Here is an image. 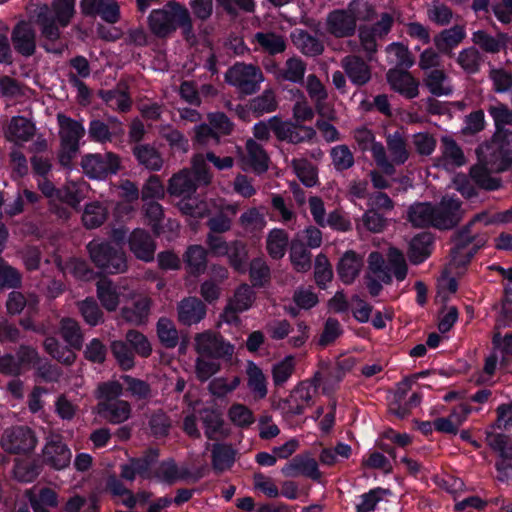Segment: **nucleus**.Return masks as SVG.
<instances>
[{
	"label": "nucleus",
	"instance_id": "58836bf2",
	"mask_svg": "<svg viewBox=\"0 0 512 512\" xmlns=\"http://www.w3.org/2000/svg\"><path fill=\"white\" fill-rule=\"evenodd\" d=\"M465 37V27L463 25H454L449 29L441 31L439 35L434 38V44L440 52L449 54Z\"/></svg>",
	"mask_w": 512,
	"mask_h": 512
},
{
	"label": "nucleus",
	"instance_id": "a211bd4d",
	"mask_svg": "<svg viewBox=\"0 0 512 512\" xmlns=\"http://www.w3.org/2000/svg\"><path fill=\"white\" fill-rule=\"evenodd\" d=\"M36 30L28 21L18 22L11 31L14 50L23 57H31L36 52Z\"/></svg>",
	"mask_w": 512,
	"mask_h": 512
},
{
	"label": "nucleus",
	"instance_id": "f3484780",
	"mask_svg": "<svg viewBox=\"0 0 512 512\" xmlns=\"http://www.w3.org/2000/svg\"><path fill=\"white\" fill-rule=\"evenodd\" d=\"M35 134V123L24 116H13L3 127L4 138L16 146L31 141Z\"/></svg>",
	"mask_w": 512,
	"mask_h": 512
},
{
	"label": "nucleus",
	"instance_id": "393cba45",
	"mask_svg": "<svg viewBox=\"0 0 512 512\" xmlns=\"http://www.w3.org/2000/svg\"><path fill=\"white\" fill-rule=\"evenodd\" d=\"M98 97L113 111L127 113L132 108V99L128 92V85L120 81L110 90H99Z\"/></svg>",
	"mask_w": 512,
	"mask_h": 512
},
{
	"label": "nucleus",
	"instance_id": "4468645a",
	"mask_svg": "<svg viewBox=\"0 0 512 512\" xmlns=\"http://www.w3.org/2000/svg\"><path fill=\"white\" fill-rule=\"evenodd\" d=\"M434 228L438 230H450L462 220L464 211L459 199L444 196L437 205H433Z\"/></svg>",
	"mask_w": 512,
	"mask_h": 512
},
{
	"label": "nucleus",
	"instance_id": "a878e982",
	"mask_svg": "<svg viewBox=\"0 0 512 512\" xmlns=\"http://www.w3.org/2000/svg\"><path fill=\"white\" fill-rule=\"evenodd\" d=\"M282 473L286 477L305 476L318 481L321 478V472L314 458L306 454L296 455L283 468Z\"/></svg>",
	"mask_w": 512,
	"mask_h": 512
},
{
	"label": "nucleus",
	"instance_id": "4d7b16f0",
	"mask_svg": "<svg viewBox=\"0 0 512 512\" xmlns=\"http://www.w3.org/2000/svg\"><path fill=\"white\" fill-rule=\"evenodd\" d=\"M189 476V469L187 467H178L173 459L162 461L156 471V477L168 484L187 479Z\"/></svg>",
	"mask_w": 512,
	"mask_h": 512
},
{
	"label": "nucleus",
	"instance_id": "ddd939ff",
	"mask_svg": "<svg viewBox=\"0 0 512 512\" xmlns=\"http://www.w3.org/2000/svg\"><path fill=\"white\" fill-rule=\"evenodd\" d=\"M37 438L34 432L24 426L6 429L2 434L0 445L10 454H26L34 450Z\"/></svg>",
	"mask_w": 512,
	"mask_h": 512
},
{
	"label": "nucleus",
	"instance_id": "7ed1b4c3",
	"mask_svg": "<svg viewBox=\"0 0 512 512\" xmlns=\"http://www.w3.org/2000/svg\"><path fill=\"white\" fill-rule=\"evenodd\" d=\"M480 162L487 165L494 173L511 169L512 130H495L489 140L476 149Z\"/></svg>",
	"mask_w": 512,
	"mask_h": 512
},
{
	"label": "nucleus",
	"instance_id": "bf43d9fd",
	"mask_svg": "<svg viewBox=\"0 0 512 512\" xmlns=\"http://www.w3.org/2000/svg\"><path fill=\"white\" fill-rule=\"evenodd\" d=\"M227 250L229 252L224 256L228 258L230 266L238 272H245L248 264L247 244L242 240L236 239L229 242Z\"/></svg>",
	"mask_w": 512,
	"mask_h": 512
},
{
	"label": "nucleus",
	"instance_id": "473e14b6",
	"mask_svg": "<svg viewBox=\"0 0 512 512\" xmlns=\"http://www.w3.org/2000/svg\"><path fill=\"white\" fill-rule=\"evenodd\" d=\"M197 187L193 173L190 170L184 169L169 179L167 191L171 196L186 199L196 192Z\"/></svg>",
	"mask_w": 512,
	"mask_h": 512
},
{
	"label": "nucleus",
	"instance_id": "6ab92c4d",
	"mask_svg": "<svg viewBox=\"0 0 512 512\" xmlns=\"http://www.w3.org/2000/svg\"><path fill=\"white\" fill-rule=\"evenodd\" d=\"M364 268V255L354 250H347L336 264V272L340 281L351 285L359 277Z\"/></svg>",
	"mask_w": 512,
	"mask_h": 512
},
{
	"label": "nucleus",
	"instance_id": "338daca9",
	"mask_svg": "<svg viewBox=\"0 0 512 512\" xmlns=\"http://www.w3.org/2000/svg\"><path fill=\"white\" fill-rule=\"evenodd\" d=\"M487 445L498 454L499 459L512 458V439L505 434L486 431Z\"/></svg>",
	"mask_w": 512,
	"mask_h": 512
},
{
	"label": "nucleus",
	"instance_id": "7c9ffc66",
	"mask_svg": "<svg viewBox=\"0 0 512 512\" xmlns=\"http://www.w3.org/2000/svg\"><path fill=\"white\" fill-rule=\"evenodd\" d=\"M97 412L101 417L112 424H120L128 420L131 416V405L125 400H116L110 402H98Z\"/></svg>",
	"mask_w": 512,
	"mask_h": 512
},
{
	"label": "nucleus",
	"instance_id": "3c124183",
	"mask_svg": "<svg viewBox=\"0 0 512 512\" xmlns=\"http://www.w3.org/2000/svg\"><path fill=\"white\" fill-rule=\"evenodd\" d=\"M432 236L429 233H421L412 238L408 257L413 264L422 263L431 253Z\"/></svg>",
	"mask_w": 512,
	"mask_h": 512
},
{
	"label": "nucleus",
	"instance_id": "2eb2a0df",
	"mask_svg": "<svg viewBox=\"0 0 512 512\" xmlns=\"http://www.w3.org/2000/svg\"><path fill=\"white\" fill-rule=\"evenodd\" d=\"M71 456V451L62 441L61 436L50 435L46 438V443L42 450L44 464L55 470H62L69 466Z\"/></svg>",
	"mask_w": 512,
	"mask_h": 512
},
{
	"label": "nucleus",
	"instance_id": "8fccbe9b",
	"mask_svg": "<svg viewBox=\"0 0 512 512\" xmlns=\"http://www.w3.org/2000/svg\"><path fill=\"white\" fill-rule=\"evenodd\" d=\"M424 83L431 94L435 96H447L453 91L449 84L448 76L442 69H433L426 73Z\"/></svg>",
	"mask_w": 512,
	"mask_h": 512
},
{
	"label": "nucleus",
	"instance_id": "37998d69",
	"mask_svg": "<svg viewBox=\"0 0 512 512\" xmlns=\"http://www.w3.org/2000/svg\"><path fill=\"white\" fill-rule=\"evenodd\" d=\"M441 152V160L447 168L461 167L466 163L461 147L449 136L441 138Z\"/></svg>",
	"mask_w": 512,
	"mask_h": 512
},
{
	"label": "nucleus",
	"instance_id": "423d86ee",
	"mask_svg": "<svg viewBox=\"0 0 512 512\" xmlns=\"http://www.w3.org/2000/svg\"><path fill=\"white\" fill-rule=\"evenodd\" d=\"M263 80L261 69L253 64L237 62L225 73V81L244 95L256 93Z\"/></svg>",
	"mask_w": 512,
	"mask_h": 512
},
{
	"label": "nucleus",
	"instance_id": "e433bc0d",
	"mask_svg": "<svg viewBox=\"0 0 512 512\" xmlns=\"http://www.w3.org/2000/svg\"><path fill=\"white\" fill-rule=\"evenodd\" d=\"M433 204L416 202L407 210V221L415 228H434Z\"/></svg>",
	"mask_w": 512,
	"mask_h": 512
},
{
	"label": "nucleus",
	"instance_id": "2f4dec72",
	"mask_svg": "<svg viewBox=\"0 0 512 512\" xmlns=\"http://www.w3.org/2000/svg\"><path fill=\"white\" fill-rule=\"evenodd\" d=\"M387 81L391 88L405 97L412 99L418 95V83L413 76L402 69H390Z\"/></svg>",
	"mask_w": 512,
	"mask_h": 512
},
{
	"label": "nucleus",
	"instance_id": "6e6d98bb",
	"mask_svg": "<svg viewBox=\"0 0 512 512\" xmlns=\"http://www.w3.org/2000/svg\"><path fill=\"white\" fill-rule=\"evenodd\" d=\"M235 452L230 445L216 443L212 446V467L216 473H222L231 468L235 460Z\"/></svg>",
	"mask_w": 512,
	"mask_h": 512
},
{
	"label": "nucleus",
	"instance_id": "dca6fc26",
	"mask_svg": "<svg viewBox=\"0 0 512 512\" xmlns=\"http://www.w3.org/2000/svg\"><path fill=\"white\" fill-rule=\"evenodd\" d=\"M255 300V292L248 284L240 285L223 311L222 318L229 324L238 323V313L248 310Z\"/></svg>",
	"mask_w": 512,
	"mask_h": 512
},
{
	"label": "nucleus",
	"instance_id": "aec40b11",
	"mask_svg": "<svg viewBox=\"0 0 512 512\" xmlns=\"http://www.w3.org/2000/svg\"><path fill=\"white\" fill-rule=\"evenodd\" d=\"M325 26L327 32L335 38L351 37L357 29L354 16L348 9H336L328 13Z\"/></svg>",
	"mask_w": 512,
	"mask_h": 512
},
{
	"label": "nucleus",
	"instance_id": "f03ea898",
	"mask_svg": "<svg viewBox=\"0 0 512 512\" xmlns=\"http://www.w3.org/2000/svg\"><path fill=\"white\" fill-rule=\"evenodd\" d=\"M150 32L157 38L171 36L179 27L186 39L193 37V23L189 10L177 1H169L160 9H154L147 18Z\"/></svg>",
	"mask_w": 512,
	"mask_h": 512
},
{
	"label": "nucleus",
	"instance_id": "f704fd0d",
	"mask_svg": "<svg viewBox=\"0 0 512 512\" xmlns=\"http://www.w3.org/2000/svg\"><path fill=\"white\" fill-rule=\"evenodd\" d=\"M25 497L28 499L34 512H50L47 508H56L59 504L58 494L49 487L35 488L25 491Z\"/></svg>",
	"mask_w": 512,
	"mask_h": 512
},
{
	"label": "nucleus",
	"instance_id": "774afa93",
	"mask_svg": "<svg viewBox=\"0 0 512 512\" xmlns=\"http://www.w3.org/2000/svg\"><path fill=\"white\" fill-rule=\"evenodd\" d=\"M456 61L465 73L475 74L480 70L483 57L479 50L472 46L460 51Z\"/></svg>",
	"mask_w": 512,
	"mask_h": 512
},
{
	"label": "nucleus",
	"instance_id": "c85d7f7f",
	"mask_svg": "<svg viewBox=\"0 0 512 512\" xmlns=\"http://www.w3.org/2000/svg\"><path fill=\"white\" fill-rule=\"evenodd\" d=\"M307 64L300 57H289L282 67L275 71L278 82L287 81L293 84H304Z\"/></svg>",
	"mask_w": 512,
	"mask_h": 512
},
{
	"label": "nucleus",
	"instance_id": "c9c22d12",
	"mask_svg": "<svg viewBox=\"0 0 512 512\" xmlns=\"http://www.w3.org/2000/svg\"><path fill=\"white\" fill-rule=\"evenodd\" d=\"M246 155L243 162L254 172L261 174L268 170L269 156L263 146L254 139H248L245 144Z\"/></svg>",
	"mask_w": 512,
	"mask_h": 512
},
{
	"label": "nucleus",
	"instance_id": "49530a36",
	"mask_svg": "<svg viewBox=\"0 0 512 512\" xmlns=\"http://www.w3.org/2000/svg\"><path fill=\"white\" fill-rule=\"evenodd\" d=\"M150 300L146 297L140 298L130 307H124L121 310V318L132 325L144 324L150 311Z\"/></svg>",
	"mask_w": 512,
	"mask_h": 512
},
{
	"label": "nucleus",
	"instance_id": "0e129e2a",
	"mask_svg": "<svg viewBox=\"0 0 512 512\" xmlns=\"http://www.w3.org/2000/svg\"><path fill=\"white\" fill-rule=\"evenodd\" d=\"M108 208L100 202H92L85 206L82 222L88 229L101 226L107 219Z\"/></svg>",
	"mask_w": 512,
	"mask_h": 512
},
{
	"label": "nucleus",
	"instance_id": "9b49d317",
	"mask_svg": "<svg viewBox=\"0 0 512 512\" xmlns=\"http://www.w3.org/2000/svg\"><path fill=\"white\" fill-rule=\"evenodd\" d=\"M36 23L39 25L41 35L43 37V47L47 52L61 54L64 50V45L58 43L60 39L61 27L56 19H54L48 5L44 4L37 8Z\"/></svg>",
	"mask_w": 512,
	"mask_h": 512
},
{
	"label": "nucleus",
	"instance_id": "5fc2aeb1",
	"mask_svg": "<svg viewBox=\"0 0 512 512\" xmlns=\"http://www.w3.org/2000/svg\"><path fill=\"white\" fill-rule=\"evenodd\" d=\"M293 42L304 55L309 57L321 55L324 51L322 41L304 30L293 34Z\"/></svg>",
	"mask_w": 512,
	"mask_h": 512
},
{
	"label": "nucleus",
	"instance_id": "052dcab7",
	"mask_svg": "<svg viewBox=\"0 0 512 512\" xmlns=\"http://www.w3.org/2000/svg\"><path fill=\"white\" fill-rule=\"evenodd\" d=\"M97 296L102 306L108 311H115L119 305V293L111 280L101 278L97 284Z\"/></svg>",
	"mask_w": 512,
	"mask_h": 512
},
{
	"label": "nucleus",
	"instance_id": "4c0bfd02",
	"mask_svg": "<svg viewBox=\"0 0 512 512\" xmlns=\"http://www.w3.org/2000/svg\"><path fill=\"white\" fill-rule=\"evenodd\" d=\"M289 245V234L281 228L271 229L265 240L268 255L274 260H280L285 256Z\"/></svg>",
	"mask_w": 512,
	"mask_h": 512
},
{
	"label": "nucleus",
	"instance_id": "6e6552de",
	"mask_svg": "<svg viewBox=\"0 0 512 512\" xmlns=\"http://www.w3.org/2000/svg\"><path fill=\"white\" fill-rule=\"evenodd\" d=\"M386 139V161L388 165L377 166L379 170L388 176L396 173V166L403 165L410 157V150L408 146V139L404 132L395 131L389 133Z\"/></svg>",
	"mask_w": 512,
	"mask_h": 512
},
{
	"label": "nucleus",
	"instance_id": "680f3d73",
	"mask_svg": "<svg viewBox=\"0 0 512 512\" xmlns=\"http://www.w3.org/2000/svg\"><path fill=\"white\" fill-rule=\"evenodd\" d=\"M248 388L255 399H263L267 395V380L262 370L253 362L247 367Z\"/></svg>",
	"mask_w": 512,
	"mask_h": 512
},
{
	"label": "nucleus",
	"instance_id": "603ef678",
	"mask_svg": "<svg viewBox=\"0 0 512 512\" xmlns=\"http://www.w3.org/2000/svg\"><path fill=\"white\" fill-rule=\"evenodd\" d=\"M487 112L493 120L495 130H510L512 126V108L507 104L493 99L487 106Z\"/></svg>",
	"mask_w": 512,
	"mask_h": 512
},
{
	"label": "nucleus",
	"instance_id": "bb28decb",
	"mask_svg": "<svg viewBox=\"0 0 512 512\" xmlns=\"http://www.w3.org/2000/svg\"><path fill=\"white\" fill-rule=\"evenodd\" d=\"M312 400L313 389L308 385H298L282 402L281 407L287 414L300 415L312 404Z\"/></svg>",
	"mask_w": 512,
	"mask_h": 512
},
{
	"label": "nucleus",
	"instance_id": "0eeeda50",
	"mask_svg": "<svg viewBox=\"0 0 512 512\" xmlns=\"http://www.w3.org/2000/svg\"><path fill=\"white\" fill-rule=\"evenodd\" d=\"M83 172L93 179H105L116 174L121 167L119 155L113 152L86 154L81 159Z\"/></svg>",
	"mask_w": 512,
	"mask_h": 512
},
{
	"label": "nucleus",
	"instance_id": "cd10ccee",
	"mask_svg": "<svg viewBox=\"0 0 512 512\" xmlns=\"http://www.w3.org/2000/svg\"><path fill=\"white\" fill-rule=\"evenodd\" d=\"M206 306L197 297L182 299L177 306L178 320L186 326L199 323L206 316Z\"/></svg>",
	"mask_w": 512,
	"mask_h": 512
},
{
	"label": "nucleus",
	"instance_id": "b1692460",
	"mask_svg": "<svg viewBox=\"0 0 512 512\" xmlns=\"http://www.w3.org/2000/svg\"><path fill=\"white\" fill-rule=\"evenodd\" d=\"M353 138L356 141L360 151H370L376 166L388 165L386 161L385 146L376 141L374 133L367 128H358L353 133Z\"/></svg>",
	"mask_w": 512,
	"mask_h": 512
},
{
	"label": "nucleus",
	"instance_id": "c756f323",
	"mask_svg": "<svg viewBox=\"0 0 512 512\" xmlns=\"http://www.w3.org/2000/svg\"><path fill=\"white\" fill-rule=\"evenodd\" d=\"M510 37L506 33H497L491 35L485 30H477L472 33V43L479 47L482 51L489 54H498L502 50H505Z\"/></svg>",
	"mask_w": 512,
	"mask_h": 512
},
{
	"label": "nucleus",
	"instance_id": "09e8293b",
	"mask_svg": "<svg viewBox=\"0 0 512 512\" xmlns=\"http://www.w3.org/2000/svg\"><path fill=\"white\" fill-rule=\"evenodd\" d=\"M60 334L64 341L75 350L83 346L84 336L78 321L70 317H64L60 321Z\"/></svg>",
	"mask_w": 512,
	"mask_h": 512
},
{
	"label": "nucleus",
	"instance_id": "39448f33",
	"mask_svg": "<svg viewBox=\"0 0 512 512\" xmlns=\"http://www.w3.org/2000/svg\"><path fill=\"white\" fill-rule=\"evenodd\" d=\"M87 250L92 262L103 271L110 274L126 271L127 260L124 251L110 243L91 241L87 245Z\"/></svg>",
	"mask_w": 512,
	"mask_h": 512
},
{
	"label": "nucleus",
	"instance_id": "864d4df0",
	"mask_svg": "<svg viewBox=\"0 0 512 512\" xmlns=\"http://www.w3.org/2000/svg\"><path fill=\"white\" fill-rule=\"evenodd\" d=\"M184 262L189 273L198 276L206 270L207 251L201 245H191L184 254Z\"/></svg>",
	"mask_w": 512,
	"mask_h": 512
},
{
	"label": "nucleus",
	"instance_id": "a19ab883",
	"mask_svg": "<svg viewBox=\"0 0 512 512\" xmlns=\"http://www.w3.org/2000/svg\"><path fill=\"white\" fill-rule=\"evenodd\" d=\"M238 225L245 233L256 235L265 229L267 221L260 208L250 207L240 215Z\"/></svg>",
	"mask_w": 512,
	"mask_h": 512
},
{
	"label": "nucleus",
	"instance_id": "c03bdc74",
	"mask_svg": "<svg viewBox=\"0 0 512 512\" xmlns=\"http://www.w3.org/2000/svg\"><path fill=\"white\" fill-rule=\"evenodd\" d=\"M254 40L264 52L270 55L283 53L287 47L285 37L272 31L257 32Z\"/></svg>",
	"mask_w": 512,
	"mask_h": 512
},
{
	"label": "nucleus",
	"instance_id": "f257e3e1",
	"mask_svg": "<svg viewBox=\"0 0 512 512\" xmlns=\"http://www.w3.org/2000/svg\"><path fill=\"white\" fill-rule=\"evenodd\" d=\"M367 270L364 281L369 294L378 296L383 285L392 283V276L397 281H403L408 273V265L402 251L390 247L387 252V262L384 256L378 251H372L367 258Z\"/></svg>",
	"mask_w": 512,
	"mask_h": 512
},
{
	"label": "nucleus",
	"instance_id": "79ce46f5",
	"mask_svg": "<svg viewBox=\"0 0 512 512\" xmlns=\"http://www.w3.org/2000/svg\"><path fill=\"white\" fill-rule=\"evenodd\" d=\"M289 259L293 269L298 273H306L312 267V254L301 240H292Z\"/></svg>",
	"mask_w": 512,
	"mask_h": 512
},
{
	"label": "nucleus",
	"instance_id": "20e7f679",
	"mask_svg": "<svg viewBox=\"0 0 512 512\" xmlns=\"http://www.w3.org/2000/svg\"><path fill=\"white\" fill-rule=\"evenodd\" d=\"M57 122L60 139L59 162L62 166L69 167L79 152L80 140L85 135V128L81 122L62 113L57 114Z\"/></svg>",
	"mask_w": 512,
	"mask_h": 512
},
{
	"label": "nucleus",
	"instance_id": "72a5a7b5",
	"mask_svg": "<svg viewBox=\"0 0 512 512\" xmlns=\"http://www.w3.org/2000/svg\"><path fill=\"white\" fill-rule=\"evenodd\" d=\"M239 208L238 203L222 205L219 211L207 220L206 224L210 230L209 233L222 234L230 231L233 218L237 215Z\"/></svg>",
	"mask_w": 512,
	"mask_h": 512
},
{
	"label": "nucleus",
	"instance_id": "5701e85b",
	"mask_svg": "<svg viewBox=\"0 0 512 512\" xmlns=\"http://www.w3.org/2000/svg\"><path fill=\"white\" fill-rule=\"evenodd\" d=\"M128 246L134 256L144 262L154 260L156 243L151 235L144 229H134L128 238Z\"/></svg>",
	"mask_w": 512,
	"mask_h": 512
},
{
	"label": "nucleus",
	"instance_id": "ea45409f",
	"mask_svg": "<svg viewBox=\"0 0 512 512\" xmlns=\"http://www.w3.org/2000/svg\"><path fill=\"white\" fill-rule=\"evenodd\" d=\"M132 152L138 163L150 171H159L163 167L161 153L150 144H138Z\"/></svg>",
	"mask_w": 512,
	"mask_h": 512
},
{
	"label": "nucleus",
	"instance_id": "69168bd1",
	"mask_svg": "<svg viewBox=\"0 0 512 512\" xmlns=\"http://www.w3.org/2000/svg\"><path fill=\"white\" fill-rule=\"evenodd\" d=\"M486 240L485 234L473 233L472 226L468 223L456 234L454 247H458V249L476 248L478 250L486 243Z\"/></svg>",
	"mask_w": 512,
	"mask_h": 512
},
{
	"label": "nucleus",
	"instance_id": "4be33fe9",
	"mask_svg": "<svg viewBox=\"0 0 512 512\" xmlns=\"http://www.w3.org/2000/svg\"><path fill=\"white\" fill-rule=\"evenodd\" d=\"M341 67L350 82L357 87H362L371 80L372 71L368 61L358 55L342 58Z\"/></svg>",
	"mask_w": 512,
	"mask_h": 512
},
{
	"label": "nucleus",
	"instance_id": "e2e57ef3",
	"mask_svg": "<svg viewBox=\"0 0 512 512\" xmlns=\"http://www.w3.org/2000/svg\"><path fill=\"white\" fill-rule=\"evenodd\" d=\"M492 172L487 165L480 162V164L473 165L470 168L469 175L478 187L492 191L498 189L501 185L499 179L490 175Z\"/></svg>",
	"mask_w": 512,
	"mask_h": 512
},
{
	"label": "nucleus",
	"instance_id": "412c9836",
	"mask_svg": "<svg viewBox=\"0 0 512 512\" xmlns=\"http://www.w3.org/2000/svg\"><path fill=\"white\" fill-rule=\"evenodd\" d=\"M81 13L85 16H99L109 24L120 20V7L115 0H81Z\"/></svg>",
	"mask_w": 512,
	"mask_h": 512
},
{
	"label": "nucleus",
	"instance_id": "f8f14e48",
	"mask_svg": "<svg viewBox=\"0 0 512 512\" xmlns=\"http://www.w3.org/2000/svg\"><path fill=\"white\" fill-rule=\"evenodd\" d=\"M194 347L198 355L210 359L231 357L234 348L223 337L211 330L198 333L194 338Z\"/></svg>",
	"mask_w": 512,
	"mask_h": 512
},
{
	"label": "nucleus",
	"instance_id": "9d476101",
	"mask_svg": "<svg viewBox=\"0 0 512 512\" xmlns=\"http://www.w3.org/2000/svg\"><path fill=\"white\" fill-rule=\"evenodd\" d=\"M269 123L272 132L279 141L300 144L310 142L316 137V131L311 126H305L291 121H282L278 117L270 118Z\"/></svg>",
	"mask_w": 512,
	"mask_h": 512
},
{
	"label": "nucleus",
	"instance_id": "1a4fd4ad",
	"mask_svg": "<svg viewBox=\"0 0 512 512\" xmlns=\"http://www.w3.org/2000/svg\"><path fill=\"white\" fill-rule=\"evenodd\" d=\"M124 134V124L115 116H107L106 119L93 118L88 124V138L102 145L121 141Z\"/></svg>",
	"mask_w": 512,
	"mask_h": 512
},
{
	"label": "nucleus",
	"instance_id": "de8ad7c7",
	"mask_svg": "<svg viewBox=\"0 0 512 512\" xmlns=\"http://www.w3.org/2000/svg\"><path fill=\"white\" fill-rule=\"evenodd\" d=\"M290 166L306 187H314L318 184V168L306 158H294L291 160Z\"/></svg>",
	"mask_w": 512,
	"mask_h": 512
},
{
	"label": "nucleus",
	"instance_id": "13d9d810",
	"mask_svg": "<svg viewBox=\"0 0 512 512\" xmlns=\"http://www.w3.org/2000/svg\"><path fill=\"white\" fill-rule=\"evenodd\" d=\"M45 351L58 362L71 365L76 360L74 348L62 345L56 338L47 337L43 343Z\"/></svg>",
	"mask_w": 512,
	"mask_h": 512
},
{
	"label": "nucleus",
	"instance_id": "a18cd8bd",
	"mask_svg": "<svg viewBox=\"0 0 512 512\" xmlns=\"http://www.w3.org/2000/svg\"><path fill=\"white\" fill-rule=\"evenodd\" d=\"M209 440H217L222 435L224 421L221 414L212 408H203L198 412Z\"/></svg>",
	"mask_w": 512,
	"mask_h": 512
}]
</instances>
